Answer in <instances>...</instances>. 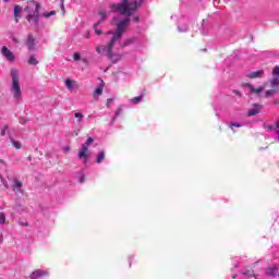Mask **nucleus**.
<instances>
[{
  "instance_id": "9d476101",
  "label": "nucleus",
  "mask_w": 279,
  "mask_h": 279,
  "mask_svg": "<svg viewBox=\"0 0 279 279\" xmlns=\"http://www.w3.org/2000/svg\"><path fill=\"white\" fill-rule=\"evenodd\" d=\"M38 19H40V14H35V13H33V14H28L27 16H26V20L28 21V23H33V25L35 26V27H38Z\"/></svg>"
},
{
  "instance_id": "f3484780",
  "label": "nucleus",
  "mask_w": 279,
  "mask_h": 279,
  "mask_svg": "<svg viewBox=\"0 0 279 279\" xmlns=\"http://www.w3.org/2000/svg\"><path fill=\"white\" fill-rule=\"evenodd\" d=\"M105 158H106V153H105L104 150H101V151L98 154V156H97L96 162H97L98 165H101V162H104Z\"/></svg>"
},
{
  "instance_id": "aec40b11",
  "label": "nucleus",
  "mask_w": 279,
  "mask_h": 279,
  "mask_svg": "<svg viewBox=\"0 0 279 279\" xmlns=\"http://www.w3.org/2000/svg\"><path fill=\"white\" fill-rule=\"evenodd\" d=\"M28 64H31V66H36L37 64H39L34 54H31V57L28 58Z\"/></svg>"
},
{
  "instance_id": "6e6552de",
  "label": "nucleus",
  "mask_w": 279,
  "mask_h": 279,
  "mask_svg": "<svg viewBox=\"0 0 279 279\" xmlns=\"http://www.w3.org/2000/svg\"><path fill=\"white\" fill-rule=\"evenodd\" d=\"M1 53L2 56H4V58L7 60H9L10 62H12L14 60V53H12V51L10 49H8V47L3 46L1 48Z\"/></svg>"
},
{
  "instance_id": "4468645a",
  "label": "nucleus",
  "mask_w": 279,
  "mask_h": 279,
  "mask_svg": "<svg viewBox=\"0 0 279 279\" xmlns=\"http://www.w3.org/2000/svg\"><path fill=\"white\" fill-rule=\"evenodd\" d=\"M133 43H136L135 37L125 39L123 43L120 44V47H122V48L130 47V45H133Z\"/></svg>"
},
{
  "instance_id": "412c9836",
  "label": "nucleus",
  "mask_w": 279,
  "mask_h": 279,
  "mask_svg": "<svg viewBox=\"0 0 279 279\" xmlns=\"http://www.w3.org/2000/svg\"><path fill=\"white\" fill-rule=\"evenodd\" d=\"M96 51H97V53H104V51H106L107 56H108V44H107V46H98V47H96Z\"/></svg>"
},
{
  "instance_id": "f8f14e48",
  "label": "nucleus",
  "mask_w": 279,
  "mask_h": 279,
  "mask_svg": "<svg viewBox=\"0 0 279 279\" xmlns=\"http://www.w3.org/2000/svg\"><path fill=\"white\" fill-rule=\"evenodd\" d=\"M22 187H23V182L19 181L17 179H14L12 190L17 191V193H23V190H21Z\"/></svg>"
},
{
  "instance_id": "7c9ffc66",
  "label": "nucleus",
  "mask_w": 279,
  "mask_h": 279,
  "mask_svg": "<svg viewBox=\"0 0 279 279\" xmlns=\"http://www.w3.org/2000/svg\"><path fill=\"white\" fill-rule=\"evenodd\" d=\"M33 14H40V4L35 3V11Z\"/></svg>"
},
{
  "instance_id": "20e7f679",
  "label": "nucleus",
  "mask_w": 279,
  "mask_h": 279,
  "mask_svg": "<svg viewBox=\"0 0 279 279\" xmlns=\"http://www.w3.org/2000/svg\"><path fill=\"white\" fill-rule=\"evenodd\" d=\"M90 156V150H88V147L86 145H82L80 151H78V158L86 165L88 162V158Z\"/></svg>"
},
{
  "instance_id": "37998d69",
  "label": "nucleus",
  "mask_w": 279,
  "mask_h": 279,
  "mask_svg": "<svg viewBox=\"0 0 279 279\" xmlns=\"http://www.w3.org/2000/svg\"><path fill=\"white\" fill-rule=\"evenodd\" d=\"M111 101H112V99L109 98L107 106H109L111 104Z\"/></svg>"
},
{
  "instance_id": "39448f33",
  "label": "nucleus",
  "mask_w": 279,
  "mask_h": 279,
  "mask_svg": "<svg viewBox=\"0 0 279 279\" xmlns=\"http://www.w3.org/2000/svg\"><path fill=\"white\" fill-rule=\"evenodd\" d=\"M47 276H49V271L43 270V269H37V270H34L31 274L29 278L31 279H38V278H45Z\"/></svg>"
},
{
  "instance_id": "ddd939ff",
  "label": "nucleus",
  "mask_w": 279,
  "mask_h": 279,
  "mask_svg": "<svg viewBox=\"0 0 279 279\" xmlns=\"http://www.w3.org/2000/svg\"><path fill=\"white\" fill-rule=\"evenodd\" d=\"M21 12H23V8L21 5H15L13 9V15L15 19V23H19V19L21 17Z\"/></svg>"
},
{
  "instance_id": "f03ea898",
  "label": "nucleus",
  "mask_w": 279,
  "mask_h": 279,
  "mask_svg": "<svg viewBox=\"0 0 279 279\" xmlns=\"http://www.w3.org/2000/svg\"><path fill=\"white\" fill-rule=\"evenodd\" d=\"M143 4V0H135L134 2H128L122 0V3L111 4L112 12H121L124 16H132V12H136Z\"/></svg>"
},
{
  "instance_id": "9b49d317",
  "label": "nucleus",
  "mask_w": 279,
  "mask_h": 279,
  "mask_svg": "<svg viewBox=\"0 0 279 279\" xmlns=\"http://www.w3.org/2000/svg\"><path fill=\"white\" fill-rule=\"evenodd\" d=\"M264 75H265V70H258V71L248 73L246 77H248L250 80H256L258 77H264Z\"/></svg>"
},
{
  "instance_id": "4be33fe9",
  "label": "nucleus",
  "mask_w": 279,
  "mask_h": 279,
  "mask_svg": "<svg viewBox=\"0 0 279 279\" xmlns=\"http://www.w3.org/2000/svg\"><path fill=\"white\" fill-rule=\"evenodd\" d=\"M143 101V95L136 96L131 99V104H141Z\"/></svg>"
},
{
  "instance_id": "f704fd0d",
  "label": "nucleus",
  "mask_w": 279,
  "mask_h": 279,
  "mask_svg": "<svg viewBox=\"0 0 279 279\" xmlns=\"http://www.w3.org/2000/svg\"><path fill=\"white\" fill-rule=\"evenodd\" d=\"M99 14H100L101 22L106 21V12L100 11Z\"/></svg>"
},
{
  "instance_id": "423d86ee",
  "label": "nucleus",
  "mask_w": 279,
  "mask_h": 279,
  "mask_svg": "<svg viewBox=\"0 0 279 279\" xmlns=\"http://www.w3.org/2000/svg\"><path fill=\"white\" fill-rule=\"evenodd\" d=\"M26 47L28 51H34V48L36 47V39L34 38V35L28 34L26 39Z\"/></svg>"
},
{
  "instance_id": "0eeeda50",
  "label": "nucleus",
  "mask_w": 279,
  "mask_h": 279,
  "mask_svg": "<svg viewBox=\"0 0 279 279\" xmlns=\"http://www.w3.org/2000/svg\"><path fill=\"white\" fill-rule=\"evenodd\" d=\"M244 86H246V88H248L250 93H252L253 95H260V93L265 90V87L259 86L257 88H254V86L250 83H245Z\"/></svg>"
},
{
  "instance_id": "1a4fd4ad",
  "label": "nucleus",
  "mask_w": 279,
  "mask_h": 279,
  "mask_svg": "<svg viewBox=\"0 0 279 279\" xmlns=\"http://www.w3.org/2000/svg\"><path fill=\"white\" fill-rule=\"evenodd\" d=\"M260 110H263V106L255 104L252 106V108L248 110L247 112V117H256V114H258V112H260Z\"/></svg>"
},
{
  "instance_id": "bb28decb",
  "label": "nucleus",
  "mask_w": 279,
  "mask_h": 279,
  "mask_svg": "<svg viewBox=\"0 0 279 279\" xmlns=\"http://www.w3.org/2000/svg\"><path fill=\"white\" fill-rule=\"evenodd\" d=\"M93 143H95V138L88 137L83 145H85V147H88L89 145H93Z\"/></svg>"
},
{
  "instance_id": "2f4dec72",
  "label": "nucleus",
  "mask_w": 279,
  "mask_h": 279,
  "mask_svg": "<svg viewBox=\"0 0 279 279\" xmlns=\"http://www.w3.org/2000/svg\"><path fill=\"white\" fill-rule=\"evenodd\" d=\"M267 130H268V132H276V130H278V128H276L274 125H268Z\"/></svg>"
},
{
  "instance_id": "79ce46f5",
  "label": "nucleus",
  "mask_w": 279,
  "mask_h": 279,
  "mask_svg": "<svg viewBox=\"0 0 279 279\" xmlns=\"http://www.w3.org/2000/svg\"><path fill=\"white\" fill-rule=\"evenodd\" d=\"M0 163H1V165H5V160L0 159Z\"/></svg>"
},
{
  "instance_id": "a878e982",
  "label": "nucleus",
  "mask_w": 279,
  "mask_h": 279,
  "mask_svg": "<svg viewBox=\"0 0 279 279\" xmlns=\"http://www.w3.org/2000/svg\"><path fill=\"white\" fill-rule=\"evenodd\" d=\"M272 77H279V66L278 65H276L272 69Z\"/></svg>"
},
{
  "instance_id": "4c0bfd02",
  "label": "nucleus",
  "mask_w": 279,
  "mask_h": 279,
  "mask_svg": "<svg viewBox=\"0 0 279 279\" xmlns=\"http://www.w3.org/2000/svg\"><path fill=\"white\" fill-rule=\"evenodd\" d=\"M121 112H123V109L119 108V109L117 110V112H116V117H114V118H117L118 114H121Z\"/></svg>"
},
{
  "instance_id": "ea45409f",
  "label": "nucleus",
  "mask_w": 279,
  "mask_h": 279,
  "mask_svg": "<svg viewBox=\"0 0 279 279\" xmlns=\"http://www.w3.org/2000/svg\"><path fill=\"white\" fill-rule=\"evenodd\" d=\"M133 21H134L135 23H138V21H140L138 15H137V16H135V17L133 19Z\"/></svg>"
},
{
  "instance_id": "5701e85b",
  "label": "nucleus",
  "mask_w": 279,
  "mask_h": 279,
  "mask_svg": "<svg viewBox=\"0 0 279 279\" xmlns=\"http://www.w3.org/2000/svg\"><path fill=\"white\" fill-rule=\"evenodd\" d=\"M104 93V81H101V85L95 89L94 95H102Z\"/></svg>"
},
{
  "instance_id": "49530a36",
  "label": "nucleus",
  "mask_w": 279,
  "mask_h": 279,
  "mask_svg": "<svg viewBox=\"0 0 279 279\" xmlns=\"http://www.w3.org/2000/svg\"><path fill=\"white\" fill-rule=\"evenodd\" d=\"M5 189H8V183H4Z\"/></svg>"
},
{
  "instance_id": "a19ab883",
  "label": "nucleus",
  "mask_w": 279,
  "mask_h": 279,
  "mask_svg": "<svg viewBox=\"0 0 279 279\" xmlns=\"http://www.w3.org/2000/svg\"><path fill=\"white\" fill-rule=\"evenodd\" d=\"M13 43H19V39L16 37H13Z\"/></svg>"
},
{
  "instance_id": "f257e3e1",
  "label": "nucleus",
  "mask_w": 279,
  "mask_h": 279,
  "mask_svg": "<svg viewBox=\"0 0 279 279\" xmlns=\"http://www.w3.org/2000/svg\"><path fill=\"white\" fill-rule=\"evenodd\" d=\"M132 20L130 16H126L125 20H122L120 23H117V29L116 33L113 34L112 38L108 43V58L109 60H113L114 53L112 52V49H114V44L119 41L120 39L123 38V34L128 32V27H130V22Z\"/></svg>"
},
{
  "instance_id": "7ed1b4c3",
  "label": "nucleus",
  "mask_w": 279,
  "mask_h": 279,
  "mask_svg": "<svg viewBox=\"0 0 279 279\" xmlns=\"http://www.w3.org/2000/svg\"><path fill=\"white\" fill-rule=\"evenodd\" d=\"M11 77H12L11 93L14 99L19 101L21 100L23 93L21 92V84L19 83V73H16V70L11 71Z\"/></svg>"
},
{
  "instance_id": "dca6fc26",
  "label": "nucleus",
  "mask_w": 279,
  "mask_h": 279,
  "mask_svg": "<svg viewBox=\"0 0 279 279\" xmlns=\"http://www.w3.org/2000/svg\"><path fill=\"white\" fill-rule=\"evenodd\" d=\"M279 87H272L271 89H267L265 93L266 99H269V97H274L276 93H278Z\"/></svg>"
},
{
  "instance_id": "473e14b6",
  "label": "nucleus",
  "mask_w": 279,
  "mask_h": 279,
  "mask_svg": "<svg viewBox=\"0 0 279 279\" xmlns=\"http://www.w3.org/2000/svg\"><path fill=\"white\" fill-rule=\"evenodd\" d=\"M13 147H15V149H21V143L13 141Z\"/></svg>"
},
{
  "instance_id": "c9c22d12",
  "label": "nucleus",
  "mask_w": 279,
  "mask_h": 279,
  "mask_svg": "<svg viewBox=\"0 0 279 279\" xmlns=\"http://www.w3.org/2000/svg\"><path fill=\"white\" fill-rule=\"evenodd\" d=\"M5 132H8V125H5L2 130H1V136H5Z\"/></svg>"
},
{
  "instance_id": "2eb2a0df",
  "label": "nucleus",
  "mask_w": 279,
  "mask_h": 279,
  "mask_svg": "<svg viewBox=\"0 0 279 279\" xmlns=\"http://www.w3.org/2000/svg\"><path fill=\"white\" fill-rule=\"evenodd\" d=\"M65 86L68 90H73L75 86H77V83L75 81H72L71 78L65 80Z\"/></svg>"
},
{
  "instance_id": "de8ad7c7",
  "label": "nucleus",
  "mask_w": 279,
  "mask_h": 279,
  "mask_svg": "<svg viewBox=\"0 0 279 279\" xmlns=\"http://www.w3.org/2000/svg\"><path fill=\"white\" fill-rule=\"evenodd\" d=\"M5 2L9 1V0H4Z\"/></svg>"
},
{
  "instance_id": "72a5a7b5",
  "label": "nucleus",
  "mask_w": 279,
  "mask_h": 279,
  "mask_svg": "<svg viewBox=\"0 0 279 279\" xmlns=\"http://www.w3.org/2000/svg\"><path fill=\"white\" fill-rule=\"evenodd\" d=\"M85 180H86V175L81 174V175H80V179H78V182H80L81 184H84Z\"/></svg>"
},
{
  "instance_id": "c756f323",
  "label": "nucleus",
  "mask_w": 279,
  "mask_h": 279,
  "mask_svg": "<svg viewBox=\"0 0 279 279\" xmlns=\"http://www.w3.org/2000/svg\"><path fill=\"white\" fill-rule=\"evenodd\" d=\"M3 223H5V214L0 213V225L2 226Z\"/></svg>"
},
{
  "instance_id": "a211bd4d",
  "label": "nucleus",
  "mask_w": 279,
  "mask_h": 279,
  "mask_svg": "<svg viewBox=\"0 0 279 279\" xmlns=\"http://www.w3.org/2000/svg\"><path fill=\"white\" fill-rule=\"evenodd\" d=\"M266 274L267 276H271L272 278H276V276H278V268H268Z\"/></svg>"
},
{
  "instance_id": "e433bc0d",
  "label": "nucleus",
  "mask_w": 279,
  "mask_h": 279,
  "mask_svg": "<svg viewBox=\"0 0 279 279\" xmlns=\"http://www.w3.org/2000/svg\"><path fill=\"white\" fill-rule=\"evenodd\" d=\"M230 128H231V130H234V128H241V125L236 124V123H231Z\"/></svg>"
},
{
  "instance_id": "a18cd8bd",
  "label": "nucleus",
  "mask_w": 279,
  "mask_h": 279,
  "mask_svg": "<svg viewBox=\"0 0 279 279\" xmlns=\"http://www.w3.org/2000/svg\"><path fill=\"white\" fill-rule=\"evenodd\" d=\"M21 226H28V225H27V223H25V222H22V223H21Z\"/></svg>"
},
{
  "instance_id": "b1692460",
  "label": "nucleus",
  "mask_w": 279,
  "mask_h": 279,
  "mask_svg": "<svg viewBox=\"0 0 279 279\" xmlns=\"http://www.w3.org/2000/svg\"><path fill=\"white\" fill-rule=\"evenodd\" d=\"M74 117H75V119H77L78 123H82V119H84V113L75 112Z\"/></svg>"
},
{
  "instance_id": "cd10ccee",
  "label": "nucleus",
  "mask_w": 279,
  "mask_h": 279,
  "mask_svg": "<svg viewBox=\"0 0 279 279\" xmlns=\"http://www.w3.org/2000/svg\"><path fill=\"white\" fill-rule=\"evenodd\" d=\"M43 16H45V19H49V16H56V11H50L49 13H44Z\"/></svg>"
},
{
  "instance_id": "6ab92c4d",
  "label": "nucleus",
  "mask_w": 279,
  "mask_h": 279,
  "mask_svg": "<svg viewBox=\"0 0 279 279\" xmlns=\"http://www.w3.org/2000/svg\"><path fill=\"white\" fill-rule=\"evenodd\" d=\"M270 86H271V88H279L278 87L279 86V77L274 76V78L270 80Z\"/></svg>"
},
{
  "instance_id": "c85d7f7f",
  "label": "nucleus",
  "mask_w": 279,
  "mask_h": 279,
  "mask_svg": "<svg viewBox=\"0 0 279 279\" xmlns=\"http://www.w3.org/2000/svg\"><path fill=\"white\" fill-rule=\"evenodd\" d=\"M73 60H75L76 62H78V60H82V56H80V52H74Z\"/></svg>"
},
{
  "instance_id": "58836bf2",
  "label": "nucleus",
  "mask_w": 279,
  "mask_h": 279,
  "mask_svg": "<svg viewBox=\"0 0 279 279\" xmlns=\"http://www.w3.org/2000/svg\"><path fill=\"white\" fill-rule=\"evenodd\" d=\"M233 93H234V95H238V97H241V92H239V90H233Z\"/></svg>"
},
{
  "instance_id": "c03bdc74",
  "label": "nucleus",
  "mask_w": 279,
  "mask_h": 279,
  "mask_svg": "<svg viewBox=\"0 0 279 279\" xmlns=\"http://www.w3.org/2000/svg\"><path fill=\"white\" fill-rule=\"evenodd\" d=\"M108 34H112L114 36V32L113 31H109Z\"/></svg>"
},
{
  "instance_id": "393cba45",
  "label": "nucleus",
  "mask_w": 279,
  "mask_h": 279,
  "mask_svg": "<svg viewBox=\"0 0 279 279\" xmlns=\"http://www.w3.org/2000/svg\"><path fill=\"white\" fill-rule=\"evenodd\" d=\"M101 22H98L94 25V29H95V33L98 35V36H101V34H104V31L101 29H98L97 26L100 24Z\"/></svg>"
}]
</instances>
